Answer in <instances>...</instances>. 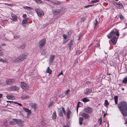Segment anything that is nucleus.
Instances as JSON below:
<instances>
[{"mask_svg":"<svg viewBox=\"0 0 127 127\" xmlns=\"http://www.w3.org/2000/svg\"><path fill=\"white\" fill-rule=\"evenodd\" d=\"M73 42L72 41H71L69 43V47L70 48V50L72 48L73 45Z\"/></svg>","mask_w":127,"mask_h":127,"instance_id":"obj_26","label":"nucleus"},{"mask_svg":"<svg viewBox=\"0 0 127 127\" xmlns=\"http://www.w3.org/2000/svg\"><path fill=\"white\" fill-rule=\"evenodd\" d=\"M46 40L45 39H43L40 40L39 41V47L41 49L45 45Z\"/></svg>","mask_w":127,"mask_h":127,"instance_id":"obj_4","label":"nucleus"},{"mask_svg":"<svg viewBox=\"0 0 127 127\" xmlns=\"http://www.w3.org/2000/svg\"><path fill=\"white\" fill-rule=\"evenodd\" d=\"M53 101H51L48 104V107H50L53 104Z\"/></svg>","mask_w":127,"mask_h":127,"instance_id":"obj_39","label":"nucleus"},{"mask_svg":"<svg viewBox=\"0 0 127 127\" xmlns=\"http://www.w3.org/2000/svg\"><path fill=\"white\" fill-rule=\"evenodd\" d=\"M4 123V126H7V124L6 122H5Z\"/></svg>","mask_w":127,"mask_h":127,"instance_id":"obj_60","label":"nucleus"},{"mask_svg":"<svg viewBox=\"0 0 127 127\" xmlns=\"http://www.w3.org/2000/svg\"><path fill=\"white\" fill-rule=\"evenodd\" d=\"M94 28L95 29L96 27L97 26L98 24V22L96 19H95L94 22Z\"/></svg>","mask_w":127,"mask_h":127,"instance_id":"obj_21","label":"nucleus"},{"mask_svg":"<svg viewBox=\"0 0 127 127\" xmlns=\"http://www.w3.org/2000/svg\"><path fill=\"white\" fill-rule=\"evenodd\" d=\"M83 120V119L82 117H80L79 118V123L80 125L82 124V121Z\"/></svg>","mask_w":127,"mask_h":127,"instance_id":"obj_35","label":"nucleus"},{"mask_svg":"<svg viewBox=\"0 0 127 127\" xmlns=\"http://www.w3.org/2000/svg\"><path fill=\"white\" fill-rule=\"evenodd\" d=\"M118 37H113L112 39L111 40V41L113 43L115 44L117 40Z\"/></svg>","mask_w":127,"mask_h":127,"instance_id":"obj_18","label":"nucleus"},{"mask_svg":"<svg viewBox=\"0 0 127 127\" xmlns=\"http://www.w3.org/2000/svg\"><path fill=\"white\" fill-rule=\"evenodd\" d=\"M23 109L25 112L27 113V115H30L31 113V111L30 110H29L28 109L26 108H23Z\"/></svg>","mask_w":127,"mask_h":127,"instance_id":"obj_14","label":"nucleus"},{"mask_svg":"<svg viewBox=\"0 0 127 127\" xmlns=\"http://www.w3.org/2000/svg\"><path fill=\"white\" fill-rule=\"evenodd\" d=\"M82 35L81 34H80L77 37V40H79L80 39V37Z\"/></svg>","mask_w":127,"mask_h":127,"instance_id":"obj_48","label":"nucleus"},{"mask_svg":"<svg viewBox=\"0 0 127 127\" xmlns=\"http://www.w3.org/2000/svg\"><path fill=\"white\" fill-rule=\"evenodd\" d=\"M99 123L100 124V125H101L102 123V118H100L98 120Z\"/></svg>","mask_w":127,"mask_h":127,"instance_id":"obj_44","label":"nucleus"},{"mask_svg":"<svg viewBox=\"0 0 127 127\" xmlns=\"http://www.w3.org/2000/svg\"><path fill=\"white\" fill-rule=\"evenodd\" d=\"M51 2L53 3L54 4H59L61 3L60 2H59L57 0L51 1Z\"/></svg>","mask_w":127,"mask_h":127,"instance_id":"obj_24","label":"nucleus"},{"mask_svg":"<svg viewBox=\"0 0 127 127\" xmlns=\"http://www.w3.org/2000/svg\"><path fill=\"white\" fill-rule=\"evenodd\" d=\"M82 100L83 102H89L90 101L89 99H88L86 97H85L82 99Z\"/></svg>","mask_w":127,"mask_h":127,"instance_id":"obj_31","label":"nucleus"},{"mask_svg":"<svg viewBox=\"0 0 127 127\" xmlns=\"http://www.w3.org/2000/svg\"><path fill=\"white\" fill-rule=\"evenodd\" d=\"M86 20V18L84 17H83L81 19L80 21L81 22H84V21Z\"/></svg>","mask_w":127,"mask_h":127,"instance_id":"obj_42","label":"nucleus"},{"mask_svg":"<svg viewBox=\"0 0 127 127\" xmlns=\"http://www.w3.org/2000/svg\"><path fill=\"white\" fill-rule=\"evenodd\" d=\"M45 120H43L41 122V124L43 126H44L46 124V123H45Z\"/></svg>","mask_w":127,"mask_h":127,"instance_id":"obj_45","label":"nucleus"},{"mask_svg":"<svg viewBox=\"0 0 127 127\" xmlns=\"http://www.w3.org/2000/svg\"><path fill=\"white\" fill-rule=\"evenodd\" d=\"M15 123L19 125L22 123V122L19 119H15Z\"/></svg>","mask_w":127,"mask_h":127,"instance_id":"obj_29","label":"nucleus"},{"mask_svg":"<svg viewBox=\"0 0 127 127\" xmlns=\"http://www.w3.org/2000/svg\"><path fill=\"white\" fill-rule=\"evenodd\" d=\"M67 117L68 119L70 118V116L71 114V112L70 111L69 109H67L66 111Z\"/></svg>","mask_w":127,"mask_h":127,"instance_id":"obj_15","label":"nucleus"},{"mask_svg":"<svg viewBox=\"0 0 127 127\" xmlns=\"http://www.w3.org/2000/svg\"><path fill=\"white\" fill-rule=\"evenodd\" d=\"M29 20L28 18H25L23 20L22 25L25 27H26V25L25 24H27L28 20Z\"/></svg>","mask_w":127,"mask_h":127,"instance_id":"obj_12","label":"nucleus"},{"mask_svg":"<svg viewBox=\"0 0 127 127\" xmlns=\"http://www.w3.org/2000/svg\"><path fill=\"white\" fill-rule=\"evenodd\" d=\"M21 61H22L20 59V56L16 58L14 60L15 62H19Z\"/></svg>","mask_w":127,"mask_h":127,"instance_id":"obj_23","label":"nucleus"},{"mask_svg":"<svg viewBox=\"0 0 127 127\" xmlns=\"http://www.w3.org/2000/svg\"><path fill=\"white\" fill-rule=\"evenodd\" d=\"M10 89L12 91H17L19 89V88L16 86H11L10 87Z\"/></svg>","mask_w":127,"mask_h":127,"instance_id":"obj_11","label":"nucleus"},{"mask_svg":"<svg viewBox=\"0 0 127 127\" xmlns=\"http://www.w3.org/2000/svg\"><path fill=\"white\" fill-rule=\"evenodd\" d=\"M56 114L55 111L54 112L52 115V118L53 120H54L56 119Z\"/></svg>","mask_w":127,"mask_h":127,"instance_id":"obj_20","label":"nucleus"},{"mask_svg":"<svg viewBox=\"0 0 127 127\" xmlns=\"http://www.w3.org/2000/svg\"><path fill=\"white\" fill-rule=\"evenodd\" d=\"M29 97L28 95H23L21 96V98L23 99H26Z\"/></svg>","mask_w":127,"mask_h":127,"instance_id":"obj_22","label":"nucleus"},{"mask_svg":"<svg viewBox=\"0 0 127 127\" xmlns=\"http://www.w3.org/2000/svg\"><path fill=\"white\" fill-rule=\"evenodd\" d=\"M119 18L121 20H123L124 19L123 17L122 14L120 15L119 16Z\"/></svg>","mask_w":127,"mask_h":127,"instance_id":"obj_52","label":"nucleus"},{"mask_svg":"<svg viewBox=\"0 0 127 127\" xmlns=\"http://www.w3.org/2000/svg\"><path fill=\"white\" fill-rule=\"evenodd\" d=\"M46 72L48 73H49V74H50L51 73L52 70L49 68V67H48L46 70Z\"/></svg>","mask_w":127,"mask_h":127,"instance_id":"obj_34","label":"nucleus"},{"mask_svg":"<svg viewBox=\"0 0 127 127\" xmlns=\"http://www.w3.org/2000/svg\"><path fill=\"white\" fill-rule=\"evenodd\" d=\"M63 127H69L68 124L67 123H66V125H64Z\"/></svg>","mask_w":127,"mask_h":127,"instance_id":"obj_56","label":"nucleus"},{"mask_svg":"<svg viewBox=\"0 0 127 127\" xmlns=\"http://www.w3.org/2000/svg\"><path fill=\"white\" fill-rule=\"evenodd\" d=\"M14 82V80L12 79H7L6 80V82L7 84H11Z\"/></svg>","mask_w":127,"mask_h":127,"instance_id":"obj_5","label":"nucleus"},{"mask_svg":"<svg viewBox=\"0 0 127 127\" xmlns=\"http://www.w3.org/2000/svg\"><path fill=\"white\" fill-rule=\"evenodd\" d=\"M62 113V111L61 110H59L58 112L59 116H62L63 115Z\"/></svg>","mask_w":127,"mask_h":127,"instance_id":"obj_41","label":"nucleus"},{"mask_svg":"<svg viewBox=\"0 0 127 127\" xmlns=\"http://www.w3.org/2000/svg\"><path fill=\"white\" fill-rule=\"evenodd\" d=\"M1 62L5 63H8L7 60L6 59L4 60V59H2Z\"/></svg>","mask_w":127,"mask_h":127,"instance_id":"obj_46","label":"nucleus"},{"mask_svg":"<svg viewBox=\"0 0 127 127\" xmlns=\"http://www.w3.org/2000/svg\"><path fill=\"white\" fill-rule=\"evenodd\" d=\"M63 74V72L62 71H61L60 73L58 75V77H59L60 75H62Z\"/></svg>","mask_w":127,"mask_h":127,"instance_id":"obj_58","label":"nucleus"},{"mask_svg":"<svg viewBox=\"0 0 127 127\" xmlns=\"http://www.w3.org/2000/svg\"><path fill=\"white\" fill-rule=\"evenodd\" d=\"M118 107L124 116H127V103L122 101L118 105Z\"/></svg>","mask_w":127,"mask_h":127,"instance_id":"obj_1","label":"nucleus"},{"mask_svg":"<svg viewBox=\"0 0 127 127\" xmlns=\"http://www.w3.org/2000/svg\"><path fill=\"white\" fill-rule=\"evenodd\" d=\"M17 37H19L18 36H14V38L16 39L17 38Z\"/></svg>","mask_w":127,"mask_h":127,"instance_id":"obj_61","label":"nucleus"},{"mask_svg":"<svg viewBox=\"0 0 127 127\" xmlns=\"http://www.w3.org/2000/svg\"><path fill=\"white\" fill-rule=\"evenodd\" d=\"M114 99L115 100V104H117L118 103V96H115L114 97Z\"/></svg>","mask_w":127,"mask_h":127,"instance_id":"obj_32","label":"nucleus"},{"mask_svg":"<svg viewBox=\"0 0 127 127\" xmlns=\"http://www.w3.org/2000/svg\"><path fill=\"white\" fill-rule=\"evenodd\" d=\"M7 98L8 99H12V96L10 95H6V96Z\"/></svg>","mask_w":127,"mask_h":127,"instance_id":"obj_38","label":"nucleus"},{"mask_svg":"<svg viewBox=\"0 0 127 127\" xmlns=\"http://www.w3.org/2000/svg\"><path fill=\"white\" fill-rule=\"evenodd\" d=\"M4 55L3 53V52H0V56L1 57Z\"/></svg>","mask_w":127,"mask_h":127,"instance_id":"obj_55","label":"nucleus"},{"mask_svg":"<svg viewBox=\"0 0 127 127\" xmlns=\"http://www.w3.org/2000/svg\"><path fill=\"white\" fill-rule=\"evenodd\" d=\"M119 35L118 31L116 30L115 32H114V31L112 30L107 36L108 38H110L116 37V36H119Z\"/></svg>","mask_w":127,"mask_h":127,"instance_id":"obj_2","label":"nucleus"},{"mask_svg":"<svg viewBox=\"0 0 127 127\" xmlns=\"http://www.w3.org/2000/svg\"><path fill=\"white\" fill-rule=\"evenodd\" d=\"M30 106L32 108L35 109L37 108V105L35 103H29Z\"/></svg>","mask_w":127,"mask_h":127,"instance_id":"obj_13","label":"nucleus"},{"mask_svg":"<svg viewBox=\"0 0 127 127\" xmlns=\"http://www.w3.org/2000/svg\"><path fill=\"white\" fill-rule=\"evenodd\" d=\"M61 11L59 9H57L56 10H53L52 11V13H53L55 15H57V14H58Z\"/></svg>","mask_w":127,"mask_h":127,"instance_id":"obj_17","label":"nucleus"},{"mask_svg":"<svg viewBox=\"0 0 127 127\" xmlns=\"http://www.w3.org/2000/svg\"><path fill=\"white\" fill-rule=\"evenodd\" d=\"M125 120L126 121V123L127 124V118Z\"/></svg>","mask_w":127,"mask_h":127,"instance_id":"obj_63","label":"nucleus"},{"mask_svg":"<svg viewBox=\"0 0 127 127\" xmlns=\"http://www.w3.org/2000/svg\"><path fill=\"white\" fill-rule=\"evenodd\" d=\"M63 36L64 39H66L67 36L65 34H63Z\"/></svg>","mask_w":127,"mask_h":127,"instance_id":"obj_54","label":"nucleus"},{"mask_svg":"<svg viewBox=\"0 0 127 127\" xmlns=\"http://www.w3.org/2000/svg\"><path fill=\"white\" fill-rule=\"evenodd\" d=\"M78 60L77 59H76L74 63L75 64H76L78 63Z\"/></svg>","mask_w":127,"mask_h":127,"instance_id":"obj_59","label":"nucleus"},{"mask_svg":"<svg viewBox=\"0 0 127 127\" xmlns=\"http://www.w3.org/2000/svg\"><path fill=\"white\" fill-rule=\"evenodd\" d=\"M70 91L68 89L67 90L65 94V95H68L69 92H70Z\"/></svg>","mask_w":127,"mask_h":127,"instance_id":"obj_43","label":"nucleus"},{"mask_svg":"<svg viewBox=\"0 0 127 127\" xmlns=\"http://www.w3.org/2000/svg\"><path fill=\"white\" fill-rule=\"evenodd\" d=\"M91 1L93 3H94L99 2V0H92Z\"/></svg>","mask_w":127,"mask_h":127,"instance_id":"obj_50","label":"nucleus"},{"mask_svg":"<svg viewBox=\"0 0 127 127\" xmlns=\"http://www.w3.org/2000/svg\"><path fill=\"white\" fill-rule=\"evenodd\" d=\"M35 2L38 4H40L42 3V1L40 0H34Z\"/></svg>","mask_w":127,"mask_h":127,"instance_id":"obj_37","label":"nucleus"},{"mask_svg":"<svg viewBox=\"0 0 127 127\" xmlns=\"http://www.w3.org/2000/svg\"><path fill=\"white\" fill-rule=\"evenodd\" d=\"M122 82L125 84L127 83V76L125 77L122 81Z\"/></svg>","mask_w":127,"mask_h":127,"instance_id":"obj_33","label":"nucleus"},{"mask_svg":"<svg viewBox=\"0 0 127 127\" xmlns=\"http://www.w3.org/2000/svg\"><path fill=\"white\" fill-rule=\"evenodd\" d=\"M27 17V15L26 14H24L23 15V17L24 18H25Z\"/></svg>","mask_w":127,"mask_h":127,"instance_id":"obj_57","label":"nucleus"},{"mask_svg":"<svg viewBox=\"0 0 127 127\" xmlns=\"http://www.w3.org/2000/svg\"><path fill=\"white\" fill-rule=\"evenodd\" d=\"M21 86L22 88L25 90L28 88V85L26 83L24 82H22L21 83Z\"/></svg>","mask_w":127,"mask_h":127,"instance_id":"obj_7","label":"nucleus"},{"mask_svg":"<svg viewBox=\"0 0 127 127\" xmlns=\"http://www.w3.org/2000/svg\"><path fill=\"white\" fill-rule=\"evenodd\" d=\"M81 115L85 119H88L89 117V115L87 114L83 113Z\"/></svg>","mask_w":127,"mask_h":127,"instance_id":"obj_16","label":"nucleus"},{"mask_svg":"<svg viewBox=\"0 0 127 127\" xmlns=\"http://www.w3.org/2000/svg\"><path fill=\"white\" fill-rule=\"evenodd\" d=\"M4 4L5 5H8L10 7L13 6V4H8L6 3H4Z\"/></svg>","mask_w":127,"mask_h":127,"instance_id":"obj_51","label":"nucleus"},{"mask_svg":"<svg viewBox=\"0 0 127 127\" xmlns=\"http://www.w3.org/2000/svg\"><path fill=\"white\" fill-rule=\"evenodd\" d=\"M5 43H3L1 44V45L2 46H4L5 45Z\"/></svg>","mask_w":127,"mask_h":127,"instance_id":"obj_62","label":"nucleus"},{"mask_svg":"<svg viewBox=\"0 0 127 127\" xmlns=\"http://www.w3.org/2000/svg\"><path fill=\"white\" fill-rule=\"evenodd\" d=\"M11 16L12 18H11V19L14 22H16L17 20V17L16 15L15 14H12Z\"/></svg>","mask_w":127,"mask_h":127,"instance_id":"obj_8","label":"nucleus"},{"mask_svg":"<svg viewBox=\"0 0 127 127\" xmlns=\"http://www.w3.org/2000/svg\"><path fill=\"white\" fill-rule=\"evenodd\" d=\"M105 106H107L109 105V103L107 100H105Z\"/></svg>","mask_w":127,"mask_h":127,"instance_id":"obj_40","label":"nucleus"},{"mask_svg":"<svg viewBox=\"0 0 127 127\" xmlns=\"http://www.w3.org/2000/svg\"><path fill=\"white\" fill-rule=\"evenodd\" d=\"M62 110L63 112V113L64 114H66V111H65L64 108V107H63L62 108Z\"/></svg>","mask_w":127,"mask_h":127,"instance_id":"obj_47","label":"nucleus"},{"mask_svg":"<svg viewBox=\"0 0 127 127\" xmlns=\"http://www.w3.org/2000/svg\"><path fill=\"white\" fill-rule=\"evenodd\" d=\"M35 10L38 15L40 17H42L44 15V12L39 8L35 9Z\"/></svg>","mask_w":127,"mask_h":127,"instance_id":"obj_3","label":"nucleus"},{"mask_svg":"<svg viewBox=\"0 0 127 127\" xmlns=\"http://www.w3.org/2000/svg\"><path fill=\"white\" fill-rule=\"evenodd\" d=\"M13 102L15 104H18L20 106H22V104L20 103H17L16 102Z\"/></svg>","mask_w":127,"mask_h":127,"instance_id":"obj_53","label":"nucleus"},{"mask_svg":"<svg viewBox=\"0 0 127 127\" xmlns=\"http://www.w3.org/2000/svg\"><path fill=\"white\" fill-rule=\"evenodd\" d=\"M40 53L42 55H45L46 53V49L41 50Z\"/></svg>","mask_w":127,"mask_h":127,"instance_id":"obj_25","label":"nucleus"},{"mask_svg":"<svg viewBox=\"0 0 127 127\" xmlns=\"http://www.w3.org/2000/svg\"><path fill=\"white\" fill-rule=\"evenodd\" d=\"M23 8L25 9H27L28 10H30L31 9H32V8L30 7L27 6H23Z\"/></svg>","mask_w":127,"mask_h":127,"instance_id":"obj_36","label":"nucleus"},{"mask_svg":"<svg viewBox=\"0 0 127 127\" xmlns=\"http://www.w3.org/2000/svg\"><path fill=\"white\" fill-rule=\"evenodd\" d=\"M20 56L22 61L24 60L25 59H26L28 57L27 55V54L21 55Z\"/></svg>","mask_w":127,"mask_h":127,"instance_id":"obj_10","label":"nucleus"},{"mask_svg":"<svg viewBox=\"0 0 127 127\" xmlns=\"http://www.w3.org/2000/svg\"><path fill=\"white\" fill-rule=\"evenodd\" d=\"M114 4L119 9L121 8L122 6V4L121 3H118L116 2H114Z\"/></svg>","mask_w":127,"mask_h":127,"instance_id":"obj_9","label":"nucleus"},{"mask_svg":"<svg viewBox=\"0 0 127 127\" xmlns=\"http://www.w3.org/2000/svg\"><path fill=\"white\" fill-rule=\"evenodd\" d=\"M93 6L92 5H87L85 6H84V7L85 8H87L90 7H92Z\"/></svg>","mask_w":127,"mask_h":127,"instance_id":"obj_49","label":"nucleus"},{"mask_svg":"<svg viewBox=\"0 0 127 127\" xmlns=\"http://www.w3.org/2000/svg\"><path fill=\"white\" fill-rule=\"evenodd\" d=\"M84 110L85 111L88 113H91L92 112V109L91 107H88L84 109Z\"/></svg>","mask_w":127,"mask_h":127,"instance_id":"obj_6","label":"nucleus"},{"mask_svg":"<svg viewBox=\"0 0 127 127\" xmlns=\"http://www.w3.org/2000/svg\"><path fill=\"white\" fill-rule=\"evenodd\" d=\"M9 124L11 125H14L15 124V119H13V120L9 123Z\"/></svg>","mask_w":127,"mask_h":127,"instance_id":"obj_28","label":"nucleus"},{"mask_svg":"<svg viewBox=\"0 0 127 127\" xmlns=\"http://www.w3.org/2000/svg\"><path fill=\"white\" fill-rule=\"evenodd\" d=\"M92 91V88L89 89H88L87 91L86 92H85L84 94H85L88 95L90 94Z\"/></svg>","mask_w":127,"mask_h":127,"instance_id":"obj_27","label":"nucleus"},{"mask_svg":"<svg viewBox=\"0 0 127 127\" xmlns=\"http://www.w3.org/2000/svg\"><path fill=\"white\" fill-rule=\"evenodd\" d=\"M55 58V56L54 55H52L50 57L49 62L50 63H52L53 62V61L54 60Z\"/></svg>","mask_w":127,"mask_h":127,"instance_id":"obj_19","label":"nucleus"},{"mask_svg":"<svg viewBox=\"0 0 127 127\" xmlns=\"http://www.w3.org/2000/svg\"><path fill=\"white\" fill-rule=\"evenodd\" d=\"M25 46L26 45L25 44H23L18 46V48L21 49H23L25 48Z\"/></svg>","mask_w":127,"mask_h":127,"instance_id":"obj_30","label":"nucleus"},{"mask_svg":"<svg viewBox=\"0 0 127 127\" xmlns=\"http://www.w3.org/2000/svg\"><path fill=\"white\" fill-rule=\"evenodd\" d=\"M2 49V48L1 47V46L0 45V51Z\"/></svg>","mask_w":127,"mask_h":127,"instance_id":"obj_64","label":"nucleus"}]
</instances>
